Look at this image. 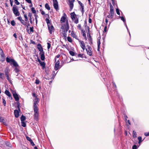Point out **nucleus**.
<instances>
[{
    "label": "nucleus",
    "instance_id": "nucleus-1",
    "mask_svg": "<svg viewBox=\"0 0 149 149\" xmlns=\"http://www.w3.org/2000/svg\"><path fill=\"white\" fill-rule=\"evenodd\" d=\"M33 108L34 111V119L37 121L38 120L39 116V112L38 108V107L39 101L37 98H35L33 100Z\"/></svg>",
    "mask_w": 149,
    "mask_h": 149
},
{
    "label": "nucleus",
    "instance_id": "nucleus-2",
    "mask_svg": "<svg viewBox=\"0 0 149 149\" xmlns=\"http://www.w3.org/2000/svg\"><path fill=\"white\" fill-rule=\"evenodd\" d=\"M62 32V34L63 36L65 38L67 36V33L69 29V26L67 21L64 24H63L61 28Z\"/></svg>",
    "mask_w": 149,
    "mask_h": 149
},
{
    "label": "nucleus",
    "instance_id": "nucleus-3",
    "mask_svg": "<svg viewBox=\"0 0 149 149\" xmlns=\"http://www.w3.org/2000/svg\"><path fill=\"white\" fill-rule=\"evenodd\" d=\"M45 21L47 24L48 29L49 33L50 34L52 33L54 31V29L53 26L50 23V21L49 19L46 18Z\"/></svg>",
    "mask_w": 149,
    "mask_h": 149
},
{
    "label": "nucleus",
    "instance_id": "nucleus-4",
    "mask_svg": "<svg viewBox=\"0 0 149 149\" xmlns=\"http://www.w3.org/2000/svg\"><path fill=\"white\" fill-rule=\"evenodd\" d=\"M13 11V13L15 16H19L20 15V13L18 11V9L17 6L15 5H14L12 9Z\"/></svg>",
    "mask_w": 149,
    "mask_h": 149
},
{
    "label": "nucleus",
    "instance_id": "nucleus-5",
    "mask_svg": "<svg viewBox=\"0 0 149 149\" xmlns=\"http://www.w3.org/2000/svg\"><path fill=\"white\" fill-rule=\"evenodd\" d=\"M87 48H86V50L87 52V54L90 56H91L92 55V48L89 45H87Z\"/></svg>",
    "mask_w": 149,
    "mask_h": 149
},
{
    "label": "nucleus",
    "instance_id": "nucleus-6",
    "mask_svg": "<svg viewBox=\"0 0 149 149\" xmlns=\"http://www.w3.org/2000/svg\"><path fill=\"white\" fill-rule=\"evenodd\" d=\"M53 3V6L55 9L56 10H59L58 2L57 0H52Z\"/></svg>",
    "mask_w": 149,
    "mask_h": 149
},
{
    "label": "nucleus",
    "instance_id": "nucleus-7",
    "mask_svg": "<svg viewBox=\"0 0 149 149\" xmlns=\"http://www.w3.org/2000/svg\"><path fill=\"white\" fill-rule=\"evenodd\" d=\"M12 93L15 101H18L19 100V98L18 95L17 94L16 92L15 91H13L12 92Z\"/></svg>",
    "mask_w": 149,
    "mask_h": 149
},
{
    "label": "nucleus",
    "instance_id": "nucleus-8",
    "mask_svg": "<svg viewBox=\"0 0 149 149\" xmlns=\"http://www.w3.org/2000/svg\"><path fill=\"white\" fill-rule=\"evenodd\" d=\"M55 62L54 69L56 70H57L60 68V61L59 60H58L56 62L55 61Z\"/></svg>",
    "mask_w": 149,
    "mask_h": 149
},
{
    "label": "nucleus",
    "instance_id": "nucleus-9",
    "mask_svg": "<svg viewBox=\"0 0 149 149\" xmlns=\"http://www.w3.org/2000/svg\"><path fill=\"white\" fill-rule=\"evenodd\" d=\"M79 42L80 45V46L83 50L85 49V45L83 41L79 40Z\"/></svg>",
    "mask_w": 149,
    "mask_h": 149
},
{
    "label": "nucleus",
    "instance_id": "nucleus-10",
    "mask_svg": "<svg viewBox=\"0 0 149 149\" xmlns=\"http://www.w3.org/2000/svg\"><path fill=\"white\" fill-rule=\"evenodd\" d=\"M119 17L121 19V20H122L124 22L125 25V26L126 27V28L127 29V30L129 32L130 35V32L129 31V30H128L127 25L126 23L125 20V19L123 17L119 16Z\"/></svg>",
    "mask_w": 149,
    "mask_h": 149
},
{
    "label": "nucleus",
    "instance_id": "nucleus-11",
    "mask_svg": "<svg viewBox=\"0 0 149 149\" xmlns=\"http://www.w3.org/2000/svg\"><path fill=\"white\" fill-rule=\"evenodd\" d=\"M38 61L40 63V65L42 67V69L43 70L45 68V62H44L41 61L39 59H38Z\"/></svg>",
    "mask_w": 149,
    "mask_h": 149
},
{
    "label": "nucleus",
    "instance_id": "nucleus-12",
    "mask_svg": "<svg viewBox=\"0 0 149 149\" xmlns=\"http://www.w3.org/2000/svg\"><path fill=\"white\" fill-rule=\"evenodd\" d=\"M110 14L114 15V8L111 3L110 4Z\"/></svg>",
    "mask_w": 149,
    "mask_h": 149
},
{
    "label": "nucleus",
    "instance_id": "nucleus-13",
    "mask_svg": "<svg viewBox=\"0 0 149 149\" xmlns=\"http://www.w3.org/2000/svg\"><path fill=\"white\" fill-rule=\"evenodd\" d=\"M8 73L9 72L8 71V70H7V71H5V75L7 78V79L9 81L11 82V81L10 78L9 77Z\"/></svg>",
    "mask_w": 149,
    "mask_h": 149
},
{
    "label": "nucleus",
    "instance_id": "nucleus-14",
    "mask_svg": "<svg viewBox=\"0 0 149 149\" xmlns=\"http://www.w3.org/2000/svg\"><path fill=\"white\" fill-rule=\"evenodd\" d=\"M39 55L40 56V58L42 61H44L45 59V56L44 55V52H40Z\"/></svg>",
    "mask_w": 149,
    "mask_h": 149
},
{
    "label": "nucleus",
    "instance_id": "nucleus-15",
    "mask_svg": "<svg viewBox=\"0 0 149 149\" xmlns=\"http://www.w3.org/2000/svg\"><path fill=\"white\" fill-rule=\"evenodd\" d=\"M37 47L39 50L40 52H44L43 50V48L41 44H39L38 45Z\"/></svg>",
    "mask_w": 149,
    "mask_h": 149
},
{
    "label": "nucleus",
    "instance_id": "nucleus-16",
    "mask_svg": "<svg viewBox=\"0 0 149 149\" xmlns=\"http://www.w3.org/2000/svg\"><path fill=\"white\" fill-rule=\"evenodd\" d=\"M71 18L72 20L74 19L75 18L77 17L76 15L75 14L74 12H73L70 14Z\"/></svg>",
    "mask_w": 149,
    "mask_h": 149
},
{
    "label": "nucleus",
    "instance_id": "nucleus-17",
    "mask_svg": "<svg viewBox=\"0 0 149 149\" xmlns=\"http://www.w3.org/2000/svg\"><path fill=\"white\" fill-rule=\"evenodd\" d=\"M14 114L15 117L16 118H17L19 116V112L17 110H15L14 111Z\"/></svg>",
    "mask_w": 149,
    "mask_h": 149
},
{
    "label": "nucleus",
    "instance_id": "nucleus-18",
    "mask_svg": "<svg viewBox=\"0 0 149 149\" xmlns=\"http://www.w3.org/2000/svg\"><path fill=\"white\" fill-rule=\"evenodd\" d=\"M88 39L89 41V43L90 44L92 43V39L91 37V35L89 34L88 36Z\"/></svg>",
    "mask_w": 149,
    "mask_h": 149
},
{
    "label": "nucleus",
    "instance_id": "nucleus-19",
    "mask_svg": "<svg viewBox=\"0 0 149 149\" xmlns=\"http://www.w3.org/2000/svg\"><path fill=\"white\" fill-rule=\"evenodd\" d=\"M13 60L14 59H10L8 57H7L6 58V61L8 63H10V64L11 63Z\"/></svg>",
    "mask_w": 149,
    "mask_h": 149
},
{
    "label": "nucleus",
    "instance_id": "nucleus-20",
    "mask_svg": "<svg viewBox=\"0 0 149 149\" xmlns=\"http://www.w3.org/2000/svg\"><path fill=\"white\" fill-rule=\"evenodd\" d=\"M66 20V18L65 16H63L61 19V23L65 22Z\"/></svg>",
    "mask_w": 149,
    "mask_h": 149
},
{
    "label": "nucleus",
    "instance_id": "nucleus-21",
    "mask_svg": "<svg viewBox=\"0 0 149 149\" xmlns=\"http://www.w3.org/2000/svg\"><path fill=\"white\" fill-rule=\"evenodd\" d=\"M73 2H69V5L70 8V9L72 10V9L73 7Z\"/></svg>",
    "mask_w": 149,
    "mask_h": 149
},
{
    "label": "nucleus",
    "instance_id": "nucleus-22",
    "mask_svg": "<svg viewBox=\"0 0 149 149\" xmlns=\"http://www.w3.org/2000/svg\"><path fill=\"white\" fill-rule=\"evenodd\" d=\"M11 64H13V65L15 67H17L18 66V65L17 64V63L14 60H13V61L12 62Z\"/></svg>",
    "mask_w": 149,
    "mask_h": 149
},
{
    "label": "nucleus",
    "instance_id": "nucleus-23",
    "mask_svg": "<svg viewBox=\"0 0 149 149\" xmlns=\"http://www.w3.org/2000/svg\"><path fill=\"white\" fill-rule=\"evenodd\" d=\"M72 20L76 24H77L79 22L78 18L77 17L75 18L74 19H73Z\"/></svg>",
    "mask_w": 149,
    "mask_h": 149
},
{
    "label": "nucleus",
    "instance_id": "nucleus-24",
    "mask_svg": "<svg viewBox=\"0 0 149 149\" xmlns=\"http://www.w3.org/2000/svg\"><path fill=\"white\" fill-rule=\"evenodd\" d=\"M5 93L9 97H10L11 96V95L10 92L8 90H6L5 91Z\"/></svg>",
    "mask_w": 149,
    "mask_h": 149
},
{
    "label": "nucleus",
    "instance_id": "nucleus-25",
    "mask_svg": "<svg viewBox=\"0 0 149 149\" xmlns=\"http://www.w3.org/2000/svg\"><path fill=\"white\" fill-rule=\"evenodd\" d=\"M45 8L48 10H49L50 9V8L48 3H46L45 6Z\"/></svg>",
    "mask_w": 149,
    "mask_h": 149
},
{
    "label": "nucleus",
    "instance_id": "nucleus-26",
    "mask_svg": "<svg viewBox=\"0 0 149 149\" xmlns=\"http://www.w3.org/2000/svg\"><path fill=\"white\" fill-rule=\"evenodd\" d=\"M132 136L134 138H136L137 137L136 132L134 130L133 132Z\"/></svg>",
    "mask_w": 149,
    "mask_h": 149
},
{
    "label": "nucleus",
    "instance_id": "nucleus-27",
    "mask_svg": "<svg viewBox=\"0 0 149 149\" xmlns=\"http://www.w3.org/2000/svg\"><path fill=\"white\" fill-rule=\"evenodd\" d=\"M21 121H24L26 119V117L24 116H22L21 117Z\"/></svg>",
    "mask_w": 149,
    "mask_h": 149
},
{
    "label": "nucleus",
    "instance_id": "nucleus-28",
    "mask_svg": "<svg viewBox=\"0 0 149 149\" xmlns=\"http://www.w3.org/2000/svg\"><path fill=\"white\" fill-rule=\"evenodd\" d=\"M0 50L1 51V58H5V56L1 48H0Z\"/></svg>",
    "mask_w": 149,
    "mask_h": 149
},
{
    "label": "nucleus",
    "instance_id": "nucleus-29",
    "mask_svg": "<svg viewBox=\"0 0 149 149\" xmlns=\"http://www.w3.org/2000/svg\"><path fill=\"white\" fill-rule=\"evenodd\" d=\"M20 22L24 26L27 25V22H25L24 20H22Z\"/></svg>",
    "mask_w": 149,
    "mask_h": 149
},
{
    "label": "nucleus",
    "instance_id": "nucleus-30",
    "mask_svg": "<svg viewBox=\"0 0 149 149\" xmlns=\"http://www.w3.org/2000/svg\"><path fill=\"white\" fill-rule=\"evenodd\" d=\"M138 139L139 141V143L140 144L142 141L141 140L142 138L141 136H139L138 138Z\"/></svg>",
    "mask_w": 149,
    "mask_h": 149
},
{
    "label": "nucleus",
    "instance_id": "nucleus-31",
    "mask_svg": "<svg viewBox=\"0 0 149 149\" xmlns=\"http://www.w3.org/2000/svg\"><path fill=\"white\" fill-rule=\"evenodd\" d=\"M31 11L32 12V13L34 14H35L36 13V11L35 9V8L33 7H32L31 8Z\"/></svg>",
    "mask_w": 149,
    "mask_h": 149
},
{
    "label": "nucleus",
    "instance_id": "nucleus-32",
    "mask_svg": "<svg viewBox=\"0 0 149 149\" xmlns=\"http://www.w3.org/2000/svg\"><path fill=\"white\" fill-rule=\"evenodd\" d=\"M69 53L72 56H74L75 55V53L71 51H69Z\"/></svg>",
    "mask_w": 149,
    "mask_h": 149
},
{
    "label": "nucleus",
    "instance_id": "nucleus-33",
    "mask_svg": "<svg viewBox=\"0 0 149 149\" xmlns=\"http://www.w3.org/2000/svg\"><path fill=\"white\" fill-rule=\"evenodd\" d=\"M111 15H108L107 16V17H108V18H112L113 17V15H112V14H110Z\"/></svg>",
    "mask_w": 149,
    "mask_h": 149
},
{
    "label": "nucleus",
    "instance_id": "nucleus-34",
    "mask_svg": "<svg viewBox=\"0 0 149 149\" xmlns=\"http://www.w3.org/2000/svg\"><path fill=\"white\" fill-rule=\"evenodd\" d=\"M47 49H50V48L51 47V44L50 43L47 42Z\"/></svg>",
    "mask_w": 149,
    "mask_h": 149
},
{
    "label": "nucleus",
    "instance_id": "nucleus-35",
    "mask_svg": "<svg viewBox=\"0 0 149 149\" xmlns=\"http://www.w3.org/2000/svg\"><path fill=\"white\" fill-rule=\"evenodd\" d=\"M22 125L23 127H25L26 126V124L24 121H22Z\"/></svg>",
    "mask_w": 149,
    "mask_h": 149
},
{
    "label": "nucleus",
    "instance_id": "nucleus-36",
    "mask_svg": "<svg viewBox=\"0 0 149 149\" xmlns=\"http://www.w3.org/2000/svg\"><path fill=\"white\" fill-rule=\"evenodd\" d=\"M68 40L70 42H71L72 41V40L71 38L70 37H68L67 38Z\"/></svg>",
    "mask_w": 149,
    "mask_h": 149
},
{
    "label": "nucleus",
    "instance_id": "nucleus-37",
    "mask_svg": "<svg viewBox=\"0 0 149 149\" xmlns=\"http://www.w3.org/2000/svg\"><path fill=\"white\" fill-rule=\"evenodd\" d=\"M81 31L82 32V33H83L82 35L84 37H85L86 38V34L84 33V31H83V30H81Z\"/></svg>",
    "mask_w": 149,
    "mask_h": 149
},
{
    "label": "nucleus",
    "instance_id": "nucleus-38",
    "mask_svg": "<svg viewBox=\"0 0 149 149\" xmlns=\"http://www.w3.org/2000/svg\"><path fill=\"white\" fill-rule=\"evenodd\" d=\"M14 2L17 5H18L20 4V3L17 0H14Z\"/></svg>",
    "mask_w": 149,
    "mask_h": 149
},
{
    "label": "nucleus",
    "instance_id": "nucleus-39",
    "mask_svg": "<svg viewBox=\"0 0 149 149\" xmlns=\"http://www.w3.org/2000/svg\"><path fill=\"white\" fill-rule=\"evenodd\" d=\"M2 100H3V103L4 105V106H6V100H5L3 98L2 99Z\"/></svg>",
    "mask_w": 149,
    "mask_h": 149
},
{
    "label": "nucleus",
    "instance_id": "nucleus-40",
    "mask_svg": "<svg viewBox=\"0 0 149 149\" xmlns=\"http://www.w3.org/2000/svg\"><path fill=\"white\" fill-rule=\"evenodd\" d=\"M116 13H117V14L120 15V12H119V10L118 9V8H117L116 9Z\"/></svg>",
    "mask_w": 149,
    "mask_h": 149
},
{
    "label": "nucleus",
    "instance_id": "nucleus-41",
    "mask_svg": "<svg viewBox=\"0 0 149 149\" xmlns=\"http://www.w3.org/2000/svg\"><path fill=\"white\" fill-rule=\"evenodd\" d=\"M11 24L13 26H15V21L14 20L12 21L11 22Z\"/></svg>",
    "mask_w": 149,
    "mask_h": 149
},
{
    "label": "nucleus",
    "instance_id": "nucleus-42",
    "mask_svg": "<svg viewBox=\"0 0 149 149\" xmlns=\"http://www.w3.org/2000/svg\"><path fill=\"white\" fill-rule=\"evenodd\" d=\"M91 15H89V20H88V22L89 23H91V22H92V20H91V19L90 18V17H91Z\"/></svg>",
    "mask_w": 149,
    "mask_h": 149
},
{
    "label": "nucleus",
    "instance_id": "nucleus-43",
    "mask_svg": "<svg viewBox=\"0 0 149 149\" xmlns=\"http://www.w3.org/2000/svg\"><path fill=\"white\" fill-rule=\"evenodd\" d=\"M4 74L3 73H1L0 72V78L2 79L3 76Z\"/></svg>",
    "mask_w": 149,
    "mask_h": 149
},
{
    "label": "nucleus",
    "instance_id": "nucleus-44",
    "mask_svg": "<svg viewBox=\"0 0 149 149\" xmlns=\"http://www.w3.org/2000/svg\"><path fill=\"white\" fill-rule=\"evenodd\" d=\"M71 35L72 36H73V37L75 38H76V37H77L76 35L74 33H73L72 32L71 33Z\"/></svg>",
    "mask_w": 149,
    "mask_h": 149
},
{
    "label": "nucleus",
    "instance_id": "nucleus-45",
    "mask_svg": "<svg viewBox=\"0 0 149 149\" xmlns=\"http://www.w3.org/2000/svg\"><path fill=\"white\" fill-rule=\"evenodd\" d=\"M26 139H27V140L29 141L30 142L32 140L29 137H28V136L26 137Z\"/></svg>",
    "mask_w": 149,
    "mask_h": 149
},
{
    "label": "nucleus",
    "instance_id": "nucleus-46",
    "mask_svg": "<svg viewBox=\"0 0 149 149\" xmlns=\"http://www.w3.org/2000/svg\"><path fill=\"white\" fill-rule=\"evenodd\" d=\"M79 4L81 5V8H82V11H83V10H84V6L83 4H82V3H79Z\"/></svg>",
    "mask_w": 149,
    "mask_h": 149
},
{
    "label": "nucleus",
    "instance_id": "nucleus-47",
    "mask_svg": "<svg viewBox=\"0 0 149 149\" xmlns=\"http://www.w3.org/2000/svg\"><path fill=\"white\" fill-rule=\"evenodd\" d=\"M60 56V54H58L56 56V57L55 58V61H56V58H58Z\"/></svg>",
    "mask_w": 149,
    "mask_h": 149
},
{
    "label": "nucleus",
    "instance_id": "nucleus-48",
    "mask_svg": "<svg viewBox=\"0 0 149 149\" xmlns=\"http://www.w3.org/2000/svg\"><path fill=\"white\" fill-rule=\"evenodd\" d=\"M6 145L8 146H10L11 144L9 142H7L6 143Z\"/></svg>",
    "mask_w": 149,
    "mask_h": 149
},
{
    "label": "nucleus",
    "instance_id": "nucleus-49",
    "mask_svg": "<svg viewBox=\"0 0 149 149\" xmlns=\"http://www.w3.org/2000/svg\"><path fill=\"white\" fill-rule=\"evenodd\" d=\"M112 4L114 6L115 4V0H111Z\"/></svg>",
    "mask_w": 149,
    "mask_h": 149
},
{
    "label": "nucleus",
    "instance_id": "nucleus-50",
    "mask_svg": "<svg viewBox=\"0 0 149 149\" xmlns=\"http://www.w3.org/2000/svg\"><path fill=\"white\" fill-rule=\"evenodd\" d=\"M97 47L100 46V41L99 40L97 41Z\"/></svg>",
    "mask_w": 149,
    "mask_h": 149
},
{
    "label": "nucleus",
    "instance_id": "nucleus-51",
    "mask_svg": "<svg viewBox=\"0 0 149 149\" xmlns=\"http://www.w3.org/2000/svg\"><path fill=\"white\" fill-rule=\"evenodd\" d=\"M34 15L35 17V19H36V23L37 24V17H38V16L36 14Z\"/></svg>",
    "mask_w": 149,
    "mask_h": 149
},
{
    "label": "nucleus",
    "instance_id": "nucleus-52",
    "mask_svg": "<svg viewBox=\"0 0 149 149\" xmlns=\"http://www.w3.org/2000/svg\"><path fill=\"white\" fill-rule=\"evenodd\" d=\"M107 26L106 25L104 28L103 32H105L107 31Z\"/></svg>",
    "mask_w": 149,
    "mask_h": 149
},
{
    "label": "nucleus",
    "instance_id": "nucleus-53",
    "mask_svg": "<svg viewBox=\"0 0 149 149\" xmlns=\"http://www.w3.org/2000/svg\"><path fill=\"white\" fill-rule=\"evenodd\" d=\"M77 27L80 30H82L81 29V25L80 24H79L77 26Z\"/></svg>",
    "mask_w": 149,
    "mask_h": 149
},
{
    "label": "nucleus",
    "instance_id": "nucleus-54",
    "mask_svg": "<svg viewBox=\"0 0 149 149\" xmlns=\"http://www.w3.org/2000/svg\"><path fill=\"white\" fill-rule=\"evenodd\" d=\"M132 149H137V147L136 145H134L132 148Z\"/></svg>",
    "mask_w": 149,
    "mask_h": 149
},
{
    "label": "nucleus",
    "instance_id": "nucleus-55",
    "mask_svg": "<svg viewBox=\"0 0 149 149\" xmlns=\"http://www.w3.org/2000/svg\"><path fill=\"white\" fill-rule=\"evenodd\" d=\"M30 30L31 32H33V27H30Z\"/></svg>",
    "mask_w": 149,
    "mask_h": 149
},
{
    "label": "nucleus",
    "instance_id": "nucleus-56",
    "mask_svg": "<svg viewBox=\"0 0 149 149\" xmlns=\"http://www.w3.org/2000/svg\"><path fill=\"white\" fill-rule=\"evenodd\" d=\"M83 54H78V56L81 57L82 58H83Z\"/></svg>",
    "mask_w": 149,
    "mask_h": 149
},
{
    "label": "nucleus",
    "instance_id": "nucleus-57",
    "mask_svg": "<svg viewBox=\"0 0 149 149\" xmlns=\"http://www.w3.org/2000/svg\"><path fill=\"white\" fill-rule=\"evenodd\" d=\"M17 19L19 20L20 22H21L22 20V17H17Z\"/></svg>",
    "mask_w": 149,
    "mask_h": 149
},
{
    "label": "nucleus",
    "instance_id": "nucleus-58",
    "mask_svg": "<svg viewBox=\"0 0 149 149\" xmlns=\"http://www.w3.org/2000/svg\"><path fill=\"white\" fill-rule=\"evenodd\" d=\"M3 118L1 117H0V121L1 122H3Z\"/></svg>",
    "mask_w": 149,
    "mask_h": 149
},
{
    "label": "nucleus",
    "instance_id": "nucleus-59",
    "mask_svg": "<svg viewBox=\"0 0 149 149\" xmlns=\"http://www.w3.org/2000/svg\"><path fill=\"white\" fill-rule=\"evenodd\" d=\"M40 83V81L38 79H36V83L37 84H38Z\"/></svg>",
    "mask_w": 149,
    "mask_h": 149
},
{
    "label": "nucleus",
    "instance_id": "nucleus-60",
    "mask_svg": "<svg viewBox=\"0 0 149 149\" xmlns=\"http://www.w3.org/2000/svg\"><path fill=\"white\" fill-rule=\"evenodd\" d=\"M144 135L146 136H149V132H146L144 133Z\"/></svg>",
    "mask_w": 149,
    "mask_h": 149
},
{
    "label": "nucleus",
    "instance_id": "nucleus-61",
    "mask_svg": "<svg viewBox=\"0 0 149 149\" xmlns=\"http://www.w3.org/2000/svg\"><path fill=\"white\" fill-rule=\"evenodd\" d=\"M25 1L28 3H31V0H25Z\"/></svg>",
    "mask_w": 149,
    "mask_h": 149
},
{
    "label": "nucleus",
    "instance_id": "nucleus-62",
    "mask_svg": "<svg viewBox=\"0 0 149 149\" xmlns=\"http://www.w3.org/2000/svg\"><path fill=\"white\" fill-rule=\"evenodd\" d=\"M25 26H26L28 28L29 26H30V24L29 22H27V25Z\"/></svg>",
    "mask_w": 149,
    "mask_h": 149
},
{
    "label": "nucleus",
    "instance_id": "nucleus-63",
    "mask_svg": "<svg viewBox=\"0 0 149 149\" xmlns=\"http://www.w3.org/2000/svg\"><path fill=\"white\" fill-rule=\"evenodd\" d=\"M30 143H31V145L32 146H34L35 145V144H34V143L33 142V141L32 140V141H30Z\"/></svg>",
    "mask_w": 149,
    "mask_h": 149
},
{
    "label": "nucleus",
    "instance_id": "nucleus-64",
    "mask_svg": "<svg viewBox=\"0 0 149 149\" xmlns=\"http://www.w3.org/2000/svg\"><path fill=\"white\" fill-rule=\"evenodd\" d=\"M33 96L35 97V98H37V96L35 93H33L32 94Z\"/></svg>",
    "mask_w": 149,
    "mask_h": 149
}]
</instances>
